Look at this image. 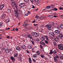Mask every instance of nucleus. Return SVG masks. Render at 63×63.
<instances>
[{"mask_svg":"<svg viewBox=\"0 0 63 63\" xmlns=\"http://www.w3.org/2000/svg\"><path fill=\"white\" fill-rule=\"evenodd\" d=\"M11 2L12 4L11 5L13 7H15L16 9H18V7L17 5L16 2L14 1V0H11Z\"/></svg>","mask_w":63,"mask_h":63,"instance_id":"1","label":"nucleus"},{"mask_svg":"<svg viewBox=\"0 0 63 63\" xmlns=\"http://www.w3.org/2000/svg\"><path fill=\"white\" fill-rule=\"evenodd\" d=\"M32 34L34 37H38L39 36V34L38 33H37L36 32H32Z\"/></svg>","mask_w":63,"mask_h":63,"instance_id":"2","label":"nucleus"},{"mask_svg":"<svg viewBox=\"0 0 63 63\" xmlns=\"http://www.w3.org/2000/svg\"><path fill=\"white\" fill-rule=\"evenodd\" d=\"M45 38H46L47 40L48 41L49 40L48 37L46 36H44V37H41V40H42V41H44L45 40Z\"/></svg>","mask_w":63,"mask_h":63,"instance_id":"3","label":"nucleus"},{"mask_svg":"<svg viewBox=\"0 0 63 63\" xmlns=\"http://www.w3.org/2000/svg\"><path fill=\"white\" fill-rule=\"evenodd\" d=\"M58 47L60 49V50H63V44H60L58 45Z\"/></svg>","mask_w":63,"mask_h":63,"instance_id":"4","label":"nucleus"},{"mask_svg":"<svg viewBox=\"0 0 63 63\" xmlns=\"http://www.w3.org/2000/svg\"><path fill=\"white\" fill-rule=\"evenodd\" d=\"M25 3H21L20 4V8H22L23 7H24L25 6Z\"/></svg>","mask_w":63,"mask_h":63,"instance_id":"5","label":"nucleus"},{"mask_svg":"<svg viewBox=\"0 0 63 63\" xmlns=\"http://www.w3.org/2000/svg\"><path fill=\"white\" fill-rule=\"evenodd\" d=\"M49 35L51 37H55V34L54 32H50L49 33Z\"/></svg>","mask_w":63,"mask_h":63,"instance_id":"6","label":"nucleus"},{"mask_svg":"<svg viewBox=\"0 0 63 63\" xmlns=\"http://www.w3.org/2000/svg\"><path fill=\"white\" fill-rule=\"evenodd\" d=\"M6 17V15L5 14H4L3 15H2L1 17V19L2 20H3L5 18V17Z\"/></svg>","mask_w":63,"mask_h":63,"instance_id":"7","label":"nucleus"},{"mask_svg":"<svg viewBox=\"0 0 63 63\" xmlns=\"http://www.w3.org/2000/svg\"><path fill=\"white\" fill-rule=\"evenodd\" d=\"M5 5L4 4H1L0 5V10H2L3 8H4Z\"/></svg>","mask_w":63,"mask_h":63,"instance_id":"8","label":"nucleus"},{"mask_svg":"<svg viewBox=\"0 0 63 63\" xmlns=\"http://www.w3.org/2000/svg\"><path fill=\"white\" fill-rule=\"evenodd\" d=\"M54 32L56 35H58L59 34H60V31L58 30H55Z\"/></svg>","mask_w":63,"mask_h":63,"instance_id":"9","label":"nucleus"},{"mask_svg":"<svg viewBox=\"0 0 63 63\" xmlns=\"http://www.w3.org/2000/svg\"><path fill=\"white\" fill-rule=\"evenodd\" d=\"M21 47L22 49L24 50H26V47L24 45H23L21 46Z\"/></svg>","mask_w":63,"mask_h":63,"instance_id":"10","label":"nucleus"},{"mask_svg":"<svg viewBox=\"0 0 63 63\" xmlns=\"http://www.w3.org/2000/svg\"><path fill=\"white\" fill-rule=\"evenodd\" d=\"M46 27H47L48 29L50 30V29L51 28V25H47L46 26Z\"/></svg>","mask_w":63,"mask_h":63,"instance_id":"11","label":"nucleus"},{"mask_svg":"<svg viewBox=\"0 0 63 63\" xmlns=\"http://www.w3.org/2000/svg\"><path fill=\"white\" fill-rule=\"evenodd\" d=\"M32 57L34 58H37L38 57V55L37 54H34L33 55Z\"/></svg>","mask_w":63,"mask_h":63,"instance_id":"12","label":"nucleus"},{"mask_svg":"<svg viewBox=\"0 0 63 63\" xmlns=\"http://www.w3.org/2000/svg\"><path fill=\"white\" fill-rule=\"evenodd\" d=\"M10 59H11V60L13 62H15V58L13 57V56H12L10 57Z\"/></svg>","mask_w":63,"mask_h":63,"instance_id":"13","label":"nucleus"},{"mask_svg":"<svg viewBox=\"0 0 63 63\" xmlns=\"http://www.w3.org/2000/svg\"><path fill=\"white\" fill-rule=\"evenodd\" d=\"M55 40L56 42H58L59 41V37H56L55 38Z\"/></svg>","mask_w":63,"mask_h":63,"instance_id":"14","label":"nucleus"},{"mask_svg":"<svg viewBox=\"0 0 63 63\" xmlns=\"http://www.w3.org/2000/svg\"><path fill=\"white\" fill-rule=\"evenodd\" d=\"M21 48L19 47V46H17L16 47V49L17 50H19L20 51V50L21 49Z\"/></svg>","mask_w":63,"mask_h":63,"instance_id":"15","label":"nucleus"},{"mask_svg":"<svg viewBox=\"0 0 63 63\" xmlns=\"http://www.w3.org/2000/svg\"><path fill=\"white\" fill-rule=\"evenodd\" d=\"M28 48L29 49H31L32 48V45L31 44H29L28 46Z\"/></svg>","mask_w":63,"mask_h":63,"instance_id":"16","label":"nucleus"},{"mask_svg":"<svg viewBox=\"0 0 63 63\" xmlns=\"http://www.w3.org/2000/svg\"><path fill=\"white\" fill-rule=\"evenodd\" d=\"M46 17L45 16H42L39 18L38 19H44V18H46Z\"/></svg>","mask_w":63,"mask_h":63,"instance_id":"17","label":"nucleus"},{"mask_svg":"<svg viewBox=\"0 0 63 63\" xmlns=\"http://www.w3.org/2000/svg\"><path fill=\"white\" fill-rule=\"evenodd\" d=\"M18 56V54L17 53H15L14 54V56L16 58V57H17Z\"/></svg>","mask_w":63,"mask_h":63,"instance_id":"18","label":"nucleus"},{"mask_svg":"<svg viewBox=\"0 0 63 63\" xmlns=\"http://www.w3.org/2000/svg\"><path fill=\"white\" fill-rule=\"evenodd\" d=\"M6 22V23H8V22H9L10 21V20H9V19H7L5 20Z\"/></svg>","mask_w":63,"mask_h":63,"instance_id":"19","label":"nucleus"},{"mask_svg":"<svg viewBox=\"0 0 63 63\" xmlns=\"http://www.w3.org/2000/svg\"><path fill=\"white\" fill-rule=\"evenodd\" d=\"M5 51H6V53H8L9 52V49L6 48Z\"/></svg>","mask_w":63,"mask_h":63,"instance_id":"20","label":"nucleus"},{"mask_svg":"<svg viewBox=\"0 0 63 63\" xmlns=\"http://www.w3.org/2000/svg\"><path fill=\"white\" fill-rule=\"evenodd\" d=\"M63 35L62 34H60V37L61 39H62V38H63Z\"/></svg>","mask_w":63,"mask_h":63,"instance_id":"21","label":"nucleus"},{"mask_svg":"<svg viewBox=\"0 0 63 63\" xmlns=\"http://www.w3.org/2000/svg\"><path fill=\"white\" fill-rule=\"evenodd\" d=\"M7 12L8 13H10L11 12V10L10 9H8L7 10Z\"/></svg>","mask_w":63,"mask_h":63,"instance_id":"22","label":"nucleus"},{"mask_svg":"<svg viewBox=\"0 0 63 63\" xmlns=\"http://www.w3.org/2000/svg\"><path fill=\"white\" fill-rule=\"evenodd\" d=\"M28 13L27 14H25V16H27L28 15V14H30V13H31L29 11L28 12Z\"/></svg>","mask_w":63,"mask_h":63,"instance_id":"23","label":"nucleus"},{"mask_svg":"<svg viewBox=\"0 0 63 63\" xmlns=\"http://www.w3.org/2000/svg\"><path fill=\"white\" fill-rule=\"evenodd\" d=\"M56 53H57V52L56 51V50H54L53 51V53L54 55V54H55Z\"/></svg>","mask_w":63,"mask_h":63,"instance_id":"24","label":"nucleus"},{"mask_svg":"<svg viewBox=\"0 0 63 63\" xmlns=\"http://www.w3.org/2000/svg\"><path fill=\"white\" fill-rule=\"evenodd\" d=\"M54 58L55 62H57V58H56V57H54Z\"/></svg>","mask_w":63,"mask_h":63,"instance_id":"25","label":"nucleus"},{"mask_svg":"<svg viewBox=\"0 0 63 63\" xmlns=\"http://www.w3.org/2000/svg\"><path fill=\"white\" fill-rule=\"evenodd\" d=\"M53 53V52H52V50H51L50 51V52L49 53V54H52Z\"/></svg>","mask_w":63,"mask_h":63,"instance_id":"26","label":"nucleus"},{"mask_svg":"<svg viewBox=\"0 0 63 63\" xmlns=\"http://www.w3.org/2000/svg\"><path fill=\"white\" fill-rule=\"evenodd\" d=\"M28 38H31V39H32V36L31 35H29L28 36Z\"/></svg>","mask_w":63,"mask_h":63,"instance_id":"27","label":"nucleus"},{"mask_svg":"<svg viewBox=\"0 0 63 63\" xmlns=\"http://www.w3.org/2000/svg\"><path fill=\"white\" fill-rule=\"evenodd\" d=\"M29 61L30 62V63H31L32 62V60H31V59L30 58H29Z\"/></svg>","mask_w":63,"mask_h":63,"instance_id":"28","label":"nucleus"},{"mask_svg":"<svg viewBox=\"0 0 63 63\" xmlns=\"http://www.w3.org/2000/svg\"><path fill=\"white\" fill-rule=\"evenodd\" d=\"M35 18H37L36 19V20H37L39 18V16L37 15L35 17Z\"/></svg>","mask_w":63,"mask_h":63,"instance_id":"29","label":"nucleus"},{"mask_svg":"<svg viewBox=\"0 0 63 63\" xmlns=\"http://www.w3.org/2000/svg\"><path fill=\"white\" fill-rule=\"evenodd\" d=\"M14 13L15 14H17V11L16 10H15L14 11Z\"/></svg>","mask_w":63,"mask_h":63,"instance_id":"30","label":"nucleus"},{"mask_svg":"<svg viewBox=\"0 0 63 63\" xmlns=\"http://www.w3.org/2000/svg\"><path fill=\"white\" fill-rule=\"evenodd\" d=\"M22 58L21 57H18V60L19 61L21 60H22Z\"/></svg>","mask_w":63,"mask_h":63,"instance_id":"31","label":"nucleus"},{"mask_svg":"<svg viewBox=\"0 0 63 63\" xmlns=\"http://www.w3.org/2000/svg\"><path fill=\"white\" fill-rule=\"evenodd\" d=\"M15 16H16L17 17H18V13H17L16 14H15Z\"/></svg>","mask_w":63,"mask_h":63,"instance_id":"32","label":"nucleus"},{"mask_svg":"<svg viewBox=\"0 0 63 63\" xmlns=\"http://www.w3.org/2000/svg\"><path fill=\"white\" fill-rule=\"evenodd\" d=\"M17 14H20V10H17Z\"/></svg>","mask_w":63,"mask_h":63,"instance_id":"33","label":"nucleus"},{"mask_svg":"<svg viewBox=\"0 0 63 63\" xmlns=\"http://www.w3.org/2000/svg\"><path fill=\"white\" fill-rule=\"evenodd\" d=\"M40 56L42 58H44V57H45V56L42 55H40Z\"/></svg>","mask_w":63,"mask_h":63,"instance_id":"34","label":"nucleus"},{"mask_svg":"<svg viewBox=\"0 0 63 63\" xmlns=\"http://www.w3.org/2000/svg\"><path fill=\"white\" fill-rule=\"evenodd\" d=\"M49 17L50 18H53V16L52 15H50L49 16Z\"/></svg>","mask_w":63,"mask_h":63,"instance_id":"35","label":"nucleus"},{"mask_svg":"<svg viewBox=\"0 0 63 63\" xmlns=\"http://www.w3.org/2000/svg\"><path fill=\"white\" fill-rule=\"evenodd\" d=\"M60 27L62 29H63V24H62L60 26Z\"/></svg>","mask_w":63,"mask_h":63,"instance_id":"36","label":"nucleus"},{"mask_svg":"<svg viewBox=\"0 0 63 63\" xmlns=\"http://www.w3.org/2000/svg\"><path fill=\"white\" fill-rule=\"evenodd\" d=\"M37 54L38 55H39L40 54V51H37L36 52Z\"/></svg>","mask_w":63,"mask_h":63,"instance_id":"37","label":"nucleus"},{"mask_svg":"<svg viewBox=\"0 0 63 63\" xmlns=\"http://www.w3.org/2000/svg\"><path fill=\"white\" fill-rule=\"evenodd\" d=\"M29 0H24V1L26 3H28L29 2Z\"/></svg>","mask_w":63,"mask_h":63,"instance_id":"38","label":"nucleus"},{"mask_svg":"<svg viewBox=\"0 0 63 63\" xmlns=\"http://www.w3.org/2000/svg\"><path fill=\"white\" fill-rule=\"evenodd\" d=\"M55 57H56V58L57 59H59V57L57 55H56V56Z\"/></svg>","mask_w":63,"mask_h":63,"instance_id":"39","label":"nucleus"},{"mask_svg":"<svg viewBox=\"0 0 63 63\" xmlns=\"http://www.w3.org/2000/svg\"><path fill=\"white\" fill-rule=\"evenodd\" d=\"M60 59H61L62 60L63 59V57L62 56H61L60 57Z\"/></svg>","mask_w":63,"mask_h":63,"instance_id":"40","label":"nucleus"},{"mask_svg":"<svg viewBox=\"0 0 63 63\" xmlns=\"http://www.w3.org/2000/svg\"><path fill=\"white\" fill-rule=\"evenodd\" d=\"M22 57V55L19 54V57Z\"/></svg>","mask_w":63,"mask_h":63,"instance_id":"41","label":"nucleus"},{"mask_svg":"<svg viewBox=\"0 0 63 63\" xmlns=\"http://www.w3.org/2000/svg\"><path fill=\"white\" fill-rule=\"evenodd\" d=\"M34 25L35 26H38V24H34Z\"/></svg>","mask_w":63,"mask_h":63,"instance_id":"42","label":"nucleus"},{"mask_svg":"<svg viewBox=\"0 0 63 63\" xmlns=\"http://www.w3.org/2000/svg\"><path fill=\"white\" fill-rule=\"evenodd\" d=\"M46 8H47L48 9H49L50 8H51V6H48Z\"/></svg>","mask_w":63,"mask_h":63,"instance_id":"43","label":"nucleus"},{"mask_svg":"<svg viewBox=\"0 0 63 63\" xmlns=\"http://www.w3.org/2000/svg\"><path fill=\"white\" fill-rule=\"evenodd\" d=\"M32 52H35V51L34 50V48H32Z\"/></svg>","mask_w":63,"mask_h":63,"instance_id":"44","label":"nucleus"},{"mask_svg":"<svg viewBox=\"0 0 63 63\" xmlns=\"http://www.w3.org/2000/svg\"><path fill=\"white\" fill-rule=\"evenodd\" d=\"M2 25H3V23H0V27H1V26H2Z\"/></svg>","mask_w":63,"mask_h":63,"instance_id":"45","label":"nucleus"},{"mask_svg":"<svg viewBox=\"0 0 63 63\" xmlns=\"http://www.w3.org/2000/svg\"><path fill=\"white\" fill-rule=\"evenodd\" d=\"M61 10H63V8H62V7H60L59 8Z\"/></svg>","mask_w":63,"mask_h":63,"instance_id":"46","label":"nucleus"},{"mask_svg":"<svg viewBox=\"0 0 63 63\" xmlns=\"http://www.w3.org/2000/svg\"><path fill=\"white\" fill-rule=\"evenodd\" d=\"M45 42L46 43V44H48V41L47 40H46L45 41Z\"/></svg>","mask_w":63,"mask_h":63,"instance_id":"47","label":"nucleus"},{"mask_svg":"<svg viewBox=\"0 0 63 63\" xmlns=\"http://www.w3.org/2000/svg\"><path fill=\"white\" fill-rule=\"evenodd\" d=\"M48 8H46L45 9V11H48V9H47Z\"/></svg>","mask_w":63,"mask_h":63,"instance_id":"48","label":"nucleus"},{"mask_svg":"<svg viewBox=\"0 0 63 63\" xmlns=\"http://www.w3.org/2000/svg\"><path fill=\"white\" fill-rule=\"evenodd\" d=\"M10 28H6L5 29L6 30H9V29H10Z\"/></svg>","mask_w":63,"mask_h":63,"instance_id":"49","label":"nucleus"},{"mask_svg":"<svg viewBox=\"0 0 63 63\" xmlns=\"http://www.w3.org/2000/svg\"><path fill=\"white\" fill-rule=\"evenodd\" d=\"M31 42H32V44H33V45H35V44H34V43L33 41H31Z\"/></svg>","mask_w":63,"mask_h":63,"instance_id":"50","label":"nucleus"},{"mask_svg":"<svg viewBox=\"0 0 63 63\" xmlns=\"http://www.w3.org/2000/svg\"><path fill=\"white\" fill-rule=\"evenodd\" d=\"M26 52L27 53H29V51L28 50H26Z\"/></svg>","mask_w":63,"mask_h":63,"instance_id":"51","label":"nucleus"},{"mask_svg":"<svg viewBox=\"0 0 63 63\" xmlns=\"http://www.w3.org/2000/svg\"><path fill=\"white\" fill-rule=\"evenodd\" d=\"M32 9H35V7L34 5H32Z\"/></svg>","mask_w":63,"mask_h":63,"instance_id":"52","label":"nucleus"},{"mask_svg":"<svg viewBox=\"0 0 63 63\" xmlns=\"http://www.w3.org/2000/svg\"><path fill=\"white\" fill-rule=\"evenodd\" d=\"M40 48H43V46H42V45H40Z\"/></svg>","mask_w":63,"mask_h":63,"instance_id":"53","label":"nucleus"},{"mask_svg":"<svg viewBox=\"0 0 63 63\" xmlns=\"http://www.w3.org/2000/svg\"><path fill=\"white\" fill-rule=\"evenodd\" d=\"M54 10H55V11H57V9L56 8H54Z\"/></svg>","mask_w":63,"mask_h":63,"instance_id":"54","label":"nucleus"},{"mask_svg":"<svg viewBox=\"0 0 63 63\" xmlns=\"http://www.w3.org/2000/svg\"><path fill=\"white\" fill-rule=\"evenodd\" d=\"M54 25V24L53 22L51 24V25H52V26H53Z\"/></svg>","mask_w":63,"mask_h":63,"instance_id":"55","label":"nucleus"},{"mask_svg":"<svg viewBox=\"0 0 63 63\" xmlns=\"http://www.w3.org/2000/svg\"><path fill=\"white\" fill-rule=\"evenodd\" d=\"M25 24L26 26H27V25H28V23H25Z\"/></svg>","mask_w":63,"mask_h":63,"instance_id":"56","label":"nucleus"},{"mask_svg":"<svg viewBox=\"0 0 63 63\" xmlns=\"http://www.w3.org/2000/svg\"><path fill=\"white\" fill-rule=\"evenodd\" d=\"M32 61H33L34 62H36V60L34 59H32Z\"/></svg>","mask_w":63,"mask_h":63,"instance_id":"57","label":"nucleus"},{"mask_svg":"<svg viewBox=\"0 0 63 63\" xmlns=\"http://www.w3.org/2000/svg\"><path fill=\"white\" fill-rule=\"evenodd\" d=\"M40 43H41V44L42 45L44 43V42L42 41H41L40 42Z\"/></svg>","mask_w":63,"mask_h":63,"instance_id":"58","label":"nucleus"},{"mask_svg":"<svg viewBox=\"0 0 63 63\" xmlns=\"http://www.w3.org/2000/svg\"><path fill=\"white\" fill-rule=\"evenodd\" d=\"M3 32V30H0V33H2Z\"/></svg>","mask_w":63,"mask_h":63,"instance_id":"59","label":"nucleus"},{"mask_svg":"<svg viewBox=\"0 0 63 63\" xmlns=\"http://www.w3.org/2000/svg\"><path fill=\"white\" fill-rule=\"evenodd\" d=\"M54 45L55 46H56V43H54Z\"/></svg>","mask_w":63,"mask_h":63,"instance_id":"60","label":"nucleus"},{"mask_svg":"<svg viewBox=\"0 0 63 63\" xmlns=\"http://www.w3.org/2000/svg\"><path fill=\"white\" fill-rule=\"evenodd\" d=\"M42 45H43L44 46H45V45H46L45 44V43H43V44Z\"/></svg>","mask_w":63,"mask_h":63,"instance_id":"61","label":"nucleus"},{"mask_svg":"<svg viewBox=\"0 0 63 63\" xmlns=\"http://www.w3.org/2000/svg\"><path fill=\"white\" fill-rule=\"evenodd\" d=\"M15 30L16 31H18V28H16L15 29Z\"/></svg>","mask_w":63,"mask_h":63,"instance_id":"62","label":"nucleus"},{"mask_svg":"<svg viewBox=\"0 0 63 63\" xmlns=\"http://www.w3.org/2000/svg\"><path fill=\"white\" fill-rule=\"evenodd\" d=\"M7 38H8V39H10V36H7Z\"/></svg>","mask_w":63,"mask_h":63,"instance_id":"63","label":"nucleus"},{"mask_svg":"<svg viewBox=\"0 0 63 63\" xmlns=\"http://www.w3.org/2000/svg\"><path fill=\"white\" fill-rule=\"evenodd\" d=\"M34 1H35V2H38L39 0H34Z\"/></svg>","mask_w":63,"mask_h":63,"instance_id":"64","label":"nucleus"}]
</instances>
